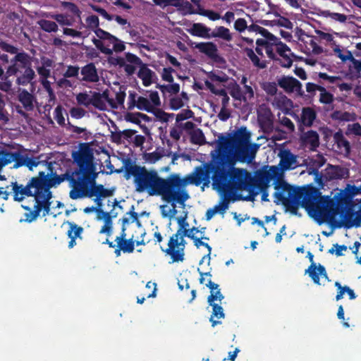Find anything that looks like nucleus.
I'll use <instances>...</instances> for the list:
<instances>
[{
	"label": "nucleus",
	"mask_w": 361,
	"mask_h": 361,
	"mask_svg": "<svg viewBox=\"0 0 361 361\" xmlns=\"http://www.w3.org/2000/svg\"><path fill=\"white\" fill-rule=\"evenodd\" d=\"M123 164L124 176L127 180L133 177L135 190L149 196H160L164 202L171 204L173 214L176 213V203L184 204L190 198L185 187L190 184V175L182 178L178 173H171L162 178L156 170L137 165L130 159H125Z\"/></svg>",
	"instance_id": "nucleus-1"
},
{
	"label": "nucleus",
	"mask_w": 361,
	"mask_h": 361,
	"mask_svg": "<svg viewBox=\"0 0 361 361\" xmlns=\"http://www.w3.org/2000/svg\"><path fill=\"white\" fill-rule=\"evenodd\" d=\"M224 160L221 158L216 164H203L195 167L190 180V184L198 186L202 183L207 187L212 180V188L223 195L219 203L213 207L221 214L228 208L231 195L235 191L247 189L252 181L251 174L245 169L233 168L232 171H226L223 165Z\"/></svg>",
	"instance_id": "nucleus-2"
},
{
	"label": "nucleus",
	"mask_w": 361,
	"mask_h": 361,
	"mask_svg": "<svg viewBox=\"0 0 361 361\" xmlns=\"http://www.w3.org/2000/svg\"><path fill=\"white\" fill-rule=\"evenodd\" d=\"M71 157L73 164L76 165L74 169H68L63 174L57 175L55 173L53 176H51L49 173H45L44 171H40L37 176L27 179L25 184L30 185L27 190H29L30 188H34L49 192H51L50 189L52 187L67 180L69 187L71 188L69 192V197L73 200L74 197L72 193L80 188L94 161V157L92 149L87 143H82L78 150L72 152Z\"/></svg>",
	"instance_id": "nucleus-3"
},
{
	"label": "nucleus",
	"mask_w": 361,
	"mask_h": 361,
	"mask_svg": "<svg viewBox=\"0 0 361 361\" xmlns=\"http://www.w3.org/2000/svg\"><path fill=\"white\" fill-rule=\"evenodd\" d=\"M251 133L246 127H240L233 135L219 137L218 153L212 157L211 161L204 164L216 163L224 158V167L226 171H232L235 160L240 161H251L259 147L256 143H250Z\"/></svg>",
	"instance_id": "nucleus-4"
},
{
	"label": "nucleus",
	"mask_w": 361,
	"mask_h": 361,
	"mask_svg": "<svg viewBox=\"0 0 361 361\" xmlns=\"http://www.w3.org/2000/svg\"><path fill=\"white\" fill-rule=\"evenodd\" d=\"M274 189L276 192L274 196L278 199L275 202L279 204L281 202L293 215L298 214L300 207L305 208L311 216H317V198L319 197L321 192L319 189L312 185L305 186H293L288 183L283 179H277L274 182Z\"/></svg>",
	"instance_id": "nucleus-5"
},
{
	"label": "nucleus",
	"mask_w": 361,
	"mask_h": 361,
	"mask_svg": "<svg viewBox=\"0 0 361 361\" xmlns=\"http://www.w3.org/2000/svg\"><path fill=\"white\" fill-rule=\"evenodd\" d=\"M360 193L361 187L348 184L344 192L336 195L334 198L319 195V197L317 198V216L322 218L324 221H334L342 208L353 207V198Z\"/></svg>",
	"instance_id": "nucleus-6"
},
{
	"label": "nucleus",
	"mask_w": 361,
	"mask_h": 361,
	"mask_svg": "<svg viewBox=\"0 0 361 361\" xmlns=\"http://www.w3.org/2000/svg\"><path fill=\"white\" fill-rule=\"evenodd\" d=\"M30 185L25 184V186L14 185V201L18 202H23L26 197H33L35 198L34 209L32 210L29 206L22 205L23 209L28 211L25 213V221L31 223L35 221L39 215L41 211H43L42 216H45L49 214L51 209V199L52 197L51 192H44L34 188L27 190Z\"/></svg>",
	"instance_id": "nucleus-7"
},
{
	"label": "nucleus",
	"mask_w": 361,
	"mask_h": 361,
	"mask_svg": "<svg viewBox=\"0 0 361 361\" xmlns=\"http://www.w3.org/2000/svg\"><path fill=\"white\" fill-rule=\"evenodd\" d=\"M99 173L97 171V164L94 161L86 177L85 178L80 188L73 192V200L82 199L85 197L92 198L95 197L94 201L96 203V212L97 218L101 219V214L105 213L102 209V198L108 197L113 195L111 190L106 189L102 184H97L96 180Z\"/></svg>",
	"instance_id": "nucleus-8"
},
{
	"label": "nucleus",
	"mask_w": 361,
	"mask_h": 361,
	"mask_svg": "<svg viewBox=\"0 0 361 361\" xmlns=\"http://www.w3.org/2000/svg\"><path fill=\"white\" fill-rule=\"evenodd\" d=\"M94 33L99 39L94 38L92 42L102 53L111 55L113 51L121 52L126 49L123 42L103 29H97Z\"/></svg>",
	"instance_id": "nucleus-9"
},
{
	"label": "nucleus",
	"mask_w": 361,
	"mask_h": 361,
	"mask_svg": "<svg viewBox=\"0 0 361 361\" xmlns=\"http://www.w3.org/2000/svg\"><path fill=\"white\" fill-rule=\"evenodd\" d=\"M309 173L315 176L317 183L321 186L329 181L341 180L349 176V171L346 168L331 164H328L323 173H319L317 169H310Z\"/></svg>",
	"instance_id": "nucleus-10"
},
{
	"label": "nucleus",
	"mask_w": 361,
	"mask_h": 361,
	"mask_svg": "<svg viewBox=\"0 0 361 361\" xmlns=\"http://www.w3.org/2000/svg\"><path fill=\"white\" fill-rule=\"evenodd\" d=\"M186 241L180 233L177 232L173 234L169 240L168 247L161 250L167 255H169L171 259L170 263L182 262L185 259V248Z\"/></svg>",
	"instance_id": "nucleus-11"
},
{
	"label": "nucleus",
	"mask_w": 361,
	"mask_h": 361,
	"mask_svg": "<svg viewBox=\"0 0 361 361\" xmlns=\"http://www.w3.org/2000/svg\"><path fill=\"white\" fill-rule=\"evenodd\" d=\"M13 61L18 63L19 68H24V72L17 77L16 84L25 86L32 82L35 77V73L32 68V58L26 52L22 51L13 57Z\"/></svg>",
	"instance_id": "nucleus-12"
},
{
	"label": "nucleus",
	"mask_w": 361,
	"mask_h": 361,
	"mask_svg": "<svg viewBox=\"0 0 361 361\" xmlns=\"http://www.w3.org/2000/svg\"><path fill=\"white\" fill-rule=\"evenodd\" d=\"M353 207H348L346 208H342L338 214L341 219V222L338 226H341V223L343 226L350 228L353 226L360 227L361 226V209L357 212H354L353 209Z\"/></svg>",
	"instance_id": "nucleus-13"
},
{
	"label": "nucleus",
	"mask_w": 361,
	"mask_h": 361,
	"mask_svg": "<svg viewBox=\"0 0 361 361\" xmlns=\"http://www.w3.org/2000/svg\"><path fill=\"white\" fill-rule=\"evenodd\" d=\"M257 119L259 127L264 133H270L274 130V116L269 107L261 106L259 109Z\"/></svg>",
	"instance_id": "nucleus-14"
},
{
	"label": "nucleus",
	"mask_w": 361,
	"mask_h": 361,
	"mask_svg": "<svg viewBox=\"0 0 361 361\" xmlns=\"http://www.w3.org/2000/svg\"><path fill=\"white\" fill-rule=\"evenodd\" d=\"M307 257L309 259L311 264L305 270V274H308L314 283L320 285L319 276L321 277L325 278L326 279H328V275L326 269L321 264L317 265L316 263H314V255L311 252H307Z\"/></svg>",
	"instance_id": "nucleus-15"
},
{
	"label": "nucleus",
	"mask_w": 361,
	"mask_h": 361,
	"mask_svg": "<svg viewBox=\"0 0 361 361\" xmlns=\"http://www.w3.org/2000/svg\"><path fill=\"white\" fill-rule=\"evenodd\" d=\"M277 84L286 92L290 93L295 92L300 97L305 95L302 83L293 76L283 75L277 80Z\"/></svg>",
	"instance_id": "nucleus-16"
},
{
	"label": "nucleus",
	"mask_w": 361,
	"mask_h": 361,
	"mask_svg": "<svg viewBox=\"0 0 361 361\" xmlns=\"http://www.w3.org/2000/svg\"><path fill=\"white\" fill-rule=\"evenodd\" d=\"M195 47L216 63H224L226 62L225 59L218 54L217 46L214 42H199L195 44Z\"/></svg>",
	"instance_id": "nucleus-17"
},
{
	"label": "nucleus",
	"mask_w": 361,
	"mask_h": 361,
	"mask_svg": "<svg viewBox=\"0 0 361 361\" xmlns=\"http://www.w3.org/2000/svg\"><path fill=\"white\" fill-rule=\"evenodd\" d=\"M279 165L282 170L286 171L295 169L297 164V157L289 149H283L279 152Z\"/></svg>",
	"instance_id": "nucleus-18"
},
{
	"label": "nucleus",
	"mask_w": 361,
	"mask_h": 361,
	"mask_svg": "<svg viewBox=\"0 0 361 361\" xmlns=\"http://www.w3.org/2000/svg\"><path fill=\"white\" fill-rule=\"evenodd\" d=\"M7 165L14 162L13 168L18 169L25 166L27 154H22L20 152H10L7 149H3Z\"/></svg>",
	"instance_id": "nucleus-19"
},
{
	"label": "nucleus",
	"mask_w": 361,
	"mask_h": 361,
	"mask_svg": "<svg viewBox=\"0 0 361 361\" xmlns=\"http://www.w3.org/2000/svg\"><path fill=\"white\" fill-rule=\"evenodd\" d=\"M81 74L82 75V81L87 82H97L99 78L94 63H89L81 68Z\"/></svg>",
	"instance_id": "nucleus-20"
},
{
	"label": "nucleus",
	"mask_w": 361,
	"mask_h": 361,
	"mask_svg": "<svg viewBox=\"0 0 361 361\" xmlns=\"http://www.w3.org/2000/svg\"><path fill=\"white\" fill-rule=\"evenodd\" d=\"M137 77L142 81L145 87H148L153 83L154 78H157V75L154 71L149 68L146 63L142 64L137 73Z\"/></svg>",
	"instance_id": "nucleus-21"
},
{
	"label": "nucleus",
	"mask_w": 361,
	"mask_h": 361,
	"mask_svg": "<svg viewBox=\"0 0 361 361\" xmlns=\"http://www.w3.org/2000/svg\"><path fill=\"white\" fill-rule=\"evenodd\" d=\"M18 101L23 104V108L27 111H31L34 109V96L27 90H22L18 95Z\"/></svg>",
	"instance_id": "nucleus-22"
},
{
	"label": "nucleus",
	"mask_w": 361,
	"mask_h": 361,
	"mask_svg": "<svg viewBox=\"0 0 361 361\" xmlns=\"http://www.w3.org/2000/svg\"><path fill=\"white\" fill-rule=\"evenodd\" d=\"M211 29L200 23H193L192 27L188 30V32L192 35L199 37L209 39Z\"/></svg>",
	"instance_id": "nucleus-23"
},
{
	"label": "nucleus",
	"mask_w": 361,
	"mask_h": 361,
	"mask_svg": "<svg viewBox=\"0 0 361 361\" xmlns=\"http://www.w3.org/2000/svg\"><path fill=\"white\" fill-rule=\"evenodd\" d=\"M206 286L211 290V293L207 298V302L209 304L215 303V300H219L221 302L224 299V296L220 289H219V285L217 283L209 280L208 283H206Z\"/></svg>",
	"instance_id": "nucleus-24"
},
{
	"label": "nucleus",
	"mask_w": 361,
	"mask_h": 361,
	"mask_svg": "<svg viewBox=\"0 0 361 361\" xmlns=\"http://www.w3.org/2000/svg\"><path fill=\"white\" fill-rule=\"evenodd\" d=\"M317 118L316 111L311 107H303L301 114V122L307 127H311Z\"/></svg>",
	"instance_id": "nucleus-25"
},
{
	"label": "nucleus",
	"mask_w": 361,
	"mask_h": 361,
	"mask_svg": "<svg viewBox=\"0 0 361 361\" xmlns=\"http://www.w3.org/2000/svg\"><path fill=\"white\" fill-rule=\"evenodd\" d=\"M213 37H218L226 42H231L233 39L229 29L224 26L216 27L210 34V38Z\"/></svg>",
	"instance_id": "nucleus-26"
},
{
	"label": "nucleus",
	"mask_w": 361,
	"mask_h": 361,
	"mask_svg": "<svg viewBox=\"0 0 361 361\" xmlns=\"http://www.w3.org/2000/svg\"><path fill=\"white\" fill-rule=\"evenodd\" d=\"M117 216V213L114 214L112 212H105L103 214H101L102 219L104 220V225L102 227L100 230V233H106L108 235H110L111 233L112 229V218H115Z\"/></svg>",
	"instance_id": "nucleus-27"
},
{
	"label": "nucleus",
	"mask_w": 361,
	"mask_h": 361,
	"mask_svg": "<svg viewBox=\"0 0 361 361\" xmlns=\"http://www.w3.org/2000/svg\"><path fill=\"white\" fill-rule=\"evenodd\" d=\"M271 176L269 172H264L259 177V186L262 191V201H269L268 199V192L267 191V188L268 187V183L271 179Z\"/></svg>",
	"instance_id": "nucleus-28"
},
{
	"label": "nucleus",
	"mask_w": 361,
	"mask_h": 361,
	"mask_svg": "<svg viewBox=\"0 0 361 361\" xmlns=\"http://www.w3.org/2000/svg\"><path fill=\"white\" fill-rule=\"evenodd\" d=\"M209 305L212 307V314L209 321L212 322V326H215L216 325L221 324V322L214 320V317L223 319L225 317V314L224 312V309L221 305H219L216 303H212L209 304Z\"/></svg>",
	"instance_id": "nucleus-29"
},
{
	"label": "nucleus",
	"mask_w": 361,
	"mask_h": 361,
	"mask_svg": "<svg viewBox=\"0 0 361 361\" xmlns=\"http://www.w3.org/2000/svg\"><path fill=\"white\" fill-rule=\"evenodd\" d=\"M18 184V185L25 186V183H20L17 180L13 181L11 183L10 185L4 187H0V197L4 200H8L9 196L11 195L13 196V200H14V185Z\"/></svg>",
	"instance_id": "nucleus-30"
},
{
	"label": "nucleus",
	"mask_w": 361,
	"mask_h": 361,
	"mask_svg": "<svg viewBox=\"0 0 361 361\" xmlns=\"http://www.w3.org/2000/svg\"><path fill=\"white\" fill-rule=\"evenodd\" d=\"M303 141L311 145L312 149L317 147L319 145V134L315 130H308L303 135Z\"/></svg>",
	"instance_id": "nucleus-31"
},
{
	"label": "nucleus",
	"mask_w": 361,
	"mask_h": 361,
	"mask_svg": "<svg viewBox=\"0 0 361 361\" xmlns=\"http://www.w3.org/2000/svg\"><path fill=\"white\" fill-rule=\"evenodd\" d=\"M334 140L339 149H344L345 151L348 152L350 151V142L346 140L341 131L335 133L334 135Z\"/></svg>",
	"instance_id": "nucleus-32"
},
{
	"label": "nucleus",
	"mask_w": 361,
	"mask_h": 361,
	"mask_svg": "<svg viewBox=\"0 0 361 361\" xmlns=\"http://www.w3.org/2000/svg\"><path fill=\"white\" fill-rule=\"evenodd\" d=\"M331 117L333 120L338 121H353L355 119L354 114L338 110L334 111L331 114Z\"/></svg>",
	"instance_id": "nucleus-33"
},
{
	"label": "nucleus",
	"mask_w": 361,
	"mask_h": 361,
	"mask_svg": "<svg viewBox=\"0 0 361 361\" xmlns=\"http://www.w3.org/2000/svg\"><path fill=\"white\" fill-rule=\"evenodd\" d=\"M247 56L252 61L254 66L264 69L267 67V63L264 61H260L259 58L255 54L252 49L246 48L245 49Z\"/></svg>",
	"instance_id": "nucleus-34"
},
{
	"label": "nucleus",
	"mask_w": 361,
	"mask_h": 361,
	"mask_svg": "<svg viewBox=\"0 0 361 361\" xmlns=\"http://www.w3.org/2000/svg\"><path fill=\"white\" fill-rule=\"evenodd\" d=\"M116 244L121 247L123 253H132L135 250V240L133 238L129 239L122 240L121 238L118 241H116Z\"/></svg>",
	"instance_id": "nucleus-35"
},
{
	"label": "nucleus",
	"mask_w": 361,
	"mask_h": 361,
	"mask_svg": "<svg viewBox=\"0 0 361 361\" xmlns=\"http://www.w3.org/2000/svg\"><path fill=\"white\" fill-rule=\"evenodd\" d=\"M190 141L195 145H202L205 143V137L200 128L193 130L190 133Z\"/></svg>",
	"instance_id": "nucleus-36"
},
{
	"label": "nucleus",
	"mask_w": 361,
	"mask_h": 361,
	"mask_svg": "<svg viewBox=\"0 0 361 361\" xmlns=\"http://www.w3.org/2000/svg\"><path fill=\"white\" fill-rule=\"evenodd\" d=\"M137 109L140 111H145L148 113L153 111L154 106L151 105L150 101L142 96H139L137 99Z\"/></svg>",
	"instance_id": "nucleus-37"
},
{
	"label": "nucleus",
	"mask_w": 361,
	"mask_h": 361,
	"mask_svg": "<svg viewBox=\"0 0 361 361\" xmlns=\"http://www.w3.org/2000/svg\"><path fill=\"white\" fill-rule=\"evenodd\" d=\"M230 94L235 100L247 102V96L243 94V90L236 82L231 87Z\"/></svg>",
	"instance_id": "nucleus-38"
},
{
	"label": "nucleus",
	"mask_w": 361,
	"mask_h": 361,
	"mask_svg": "<svg viewBox=\"0 0 361 361\" xmlns=\"http://www.w3.org/2000/svg\"><path fill=\"white\" fill-rule=\"evenodd\" d=\"M157 88L159 89L163 94L165 92H169L171 94H176L180 91L179 84L173 82L169 85L157 84Z\"/></svg>",
	"instance_id": "nucleus-39"
},
{
	"label": "nucleus",
	"mask_w": 361,
	"mask_h": 361,
	"mask_svg": "<svg viewBox=\"0 0 361 361\" xmlns=\"http://www.w3.org/2000/svg\"><path fill=\"white\" fill-rule=\"evenodd\" d=\"M39 25L42 30L47 32H56L58 30V25L54 21L43 19L39 21Z\"/></svg>",
	"instance_id": "nucleus-40"
},
{
	"label": "nucleus",
	"mask_w": 361,
	"mask_h": 361,
	"mask_svg": "<svg viewBox=\"0 0 361 361\" xmlns=\"http://www.w3.org/2000/svg\"><path fill=\"white\" fill-rule=\"evenodd\" d=\"M70 228L67 232L68 237H73L74 238H80L81 233L83 232V228L77 225L74 222H68Z\"/></svg>",
	"instance_id": "nucleus-41"
},
{
	"label": "nucleus",
	"mask_w": 361,
	"mask_h": 361,
	"mask_svg": "<svg viewBox=\"0 0 361 361\" xmlns=\"http://www.w3.org/2000/svg\"><path fill=\"white\" fill-rule=\"evenodd\" d=\"M92 106L99 110L105 109L106 104L102 99V95L99 92H94L92 96L91 97V103Z\"/></svg>",
	"instance_id": "nucleus-42"
},
{
	"label": "nucleus",
	"mask_w": 361,
	"mask_h": 361,
	"mask_svg": "<svg viewBox=\"0 0 361 361\" xmlns=\"http://www.w3.org/2000/svg\"><path fill=\"white\" fill-rule=\"evenodd\" d=\"M321 15L324 18H331L336 21L340 23H345L347 20V16L342 13H333L329 10L322 11Z\"/></svg>",
	"instance_id": "nucleus-43"
},
{
	"label": "nucleus",
	"mask_w": 361,
	"mask_h": 361,
	"mask_svg": "<svg viewBox=\"0 0 361 361\" xmlns=\"http://www.w3.org/2000/svg\"><path fill=\"white\" fill-rule=\"evenodd\" d=\"M338 56L343 61H346L348 60L352 61L353 66H354V68L357 71V72H360L361 71V60H357V59H355L350 51H348V54L346 55H344V54H338Z\"/></svg>",
	"instance_id": "nucleus-44"
},
{
	"label": "nucleus",
	"mask_w": 361,
	"mask_h": 361,
	"mask_svg": "<svg viewBox=\"0 0 361 361\" xmlns=\"http://www.w3.org/2000/svg\"><path fill=\"white\" fill-rule=\"evenodd\" d=\"M137 114H140V112H127L125 114V120L127 122L138 125L141 128L147 129L145 126L141 124L140 116H138Z\"/></svg>",
	"instance_id": "nucleus-45"
},
{
	"label": "nucleus",
	"mask_w": 361,
	"mask_h": 361,
	"mask_svg": "<svg viewBox=\"0 0 361 361\" xmlns=\"http://www.w3.org/2000/svg\"><path fill=\"white\" fill-rule=\"evenodd\" d=\"M197 14L207 17L209 20L215 21L221 18V16L219 13L212 10H206L204 8L198 9Z\"/></svg>",
	"instance_id": "nucleus-46"
},
{
	"label": "nucleus",
	"mask_w": 361,
	"mask_h": 361,
	"mask_svg": "<svg viewBox=\"0 0 361 361\" xmlns=\"http://www.w3.org/2000/svg\"><path fill=\"white\" fill-rule=\"evenodd\" d=\"M61 6L64 9L68 10L73 15L78 17L80 16L81 11H80V9L75 4L68 1H63Z\"/></svg>",
	"instance_id": "nucleus-47"
},
{
	"label": "nucleus",
	"mask_w": 361,
	"mask_h": 361,
	"mask_svg": "<svg viewBox=\"0 0 361 361\" xmlns=\"http://www.w3.org/2000/svg\"><path fill=\"white\" fill-rule=\"evenodd\" d=\"M149 113L153 114L155 117L162 123H167L169 121V114L165 112L161 109L155 107L153 111H150Z\"/></svg>",
	"instance_id": "nucleus-48"
},
{
	"label": "nucleus",
	"mask_w": 361,
	"mask_h": 361,
	"mask_svg": "<svg viewBox=\"0 0 361 361\" xmlns=\"http://www.w3.org/2000/svg\"><path fill=\"white\" fill-rule=\"evenodd\" d=\"M86 23L88 27L91 28L94 32L97 29H101L99 27V18L95 15H92L86 18Z\"/></svg>",
	"instance_id": "nucleus-49"
},
{
	"label": "nucleus",
	"mask_w": 361,
	"mask_h": 361,
	"mask_svg": "<svg viewBox=\"0 0 361 361\" xmlns=\"http://www.w3.org/2000/svg\"><path fill=\"white\" fill-rule=\"evenodd\" d=\"M173 72H175V70L171 67L164 68L161 74V79L169 83L173 82L174 79L172 75Z\"/></svg>",
	"instance_id": "nucleus-50"
},
{
	"label": "nucleus",
	"mask_w": 361,
	"mask_h": 361,
	"mask_svg": "<svg viewBox=\"0 0 361 361\" xmlns=\"http://www.w3.org/2000/svg\"><path fill=\"white\" fill-rule=\"evenodd\" d=\"M205 85L210 90V92L214 94L215 95H219L221 97H226L227 95V92L225 89H216L215 86L208 80L205 81Z\"/></svg>",
	"instance_id": "nucleus-51"
},
{
	"label": "nucleus",
	"mask_w": 361,
	"mask_h": 361,
	"mask_svg": "<svg viewBox=\"0 0 361 361\" xmlns=\"http://www.w3.org/2000/svg\"><path fill=\"white\" fill-rule=\"evenodd\" d=\"M274 44L277 46L276 51L281 57L288 55L286 54L287 51H291L290 49L285 43L282 42L279 39Z\"/></svg>",
	"instance_id": "nucleus-52"
},
{
	"label": "nucleus",
	"mask_w": 361,
	"mask_h": 361,
	"mask_svg": "<svg viewBox=\"0 0 361 361\" xmlns=\"http://www.w3.org/2000/svg\"><path fill=\"white\" fill-rule=\"evenodd\" d=\"M90 7L94 11L98 13L101 16H102L106 20L109 21L113 20L114 16L108 13V12L105 9L101 8L100 6L94 4H91Z\"/></svg>",
	"instance_id": "nucleus-53"
},
{
	"label": "nucleus",
	"mask_w": 361,
	"mask_h": 361,
	"mask_svg": "<svg viewBox=\"0 0 361 361\" xmlns=\"http://www.w3.org/2000/svg\"><path fill=\"white\" fill-rule=\"evenodd\" d=\"M138 97L139 96H137V93L133 91L129 92V95H128V103H127V106H128L127 109L128 111L133 110L135 107L137 108V99Z\"/></svg>",
	"instance_id": "nucleus-54"
},
{
	"label": "nucleus",
	"mask_w": 361,
	"mask_h": 361,
	"mask_svg": "<svg viewBox=\"0 0 361 361\" xmlns=\"http://www.w3.org/2000/svg\"><path fill=\"white\" fill-rule=\"evenodd\" d=\"M126 61L135 66H141L144 63L142 61L134 54L127 52L126 53Z\"/></svg>",
	"instance_id": "nucleus-55"
},
{
	"label": "nucleus",
	"mask_w": 361,
	"mask_h": 361,
	"mask_svg": "<svg viewBox=\"0 0 361 361\" xmlns=\"http://www.w3.org/2000/svg\"><path fill=\"white\" fill-rule=\"evenodd\" d=\"M353 134L356 136H361V125L359 123L348 124L346 135Z\"/></svg>",
	"instance_id": "nucleus-56"
},
{
	"label": "nucleus",
	"mask_w": 361,
	"mask_h": 361,
	"mask_svg": "<svg viewBox=\"0 0 361 361\" xmlns=\"http://www.w3.org/2000/svg\"><path fill=\"white\" fill-rule=\"evenodd\" d=\"M77 102L80 105L88 106L91 103V97L86 92H80L76 96Z\"/></svg>",
	"instance_id": "nucleus-57"
},
{
	"label": "nucleus",
	"mask_w": 361,
	"mask_h": 361,
	"mask_svg": "<svg viewBox=\"0 0 361 361\" xmlns=\"http://www.w3.org/2000/svg\"><path fill=\"white\" fill-rule=\"evenodd\" d=\"M307 37L310 38V41L308 43L312 48V53L316 55L323 53V48L317 44L314 37L313 36L310 35H307Z\"/></svg>",
	"instance_id": "nucleus-58"
},
{
	"label": "nucleus",
	"mask_w": 361,
	"mask_h": 361,
	"mask_svg": "<svg viewBox=\"0 0 361 361\" xmlns=\"http://www.w3.org/2000/svg\"><path fill=\"white\" fill-rule=\"evenodd\" d=\"M80 68L77 66H68L63 73L64 78H77L79 74Z\"/></svg>",
	"instance_id": "nucleus-59"
},
{
	"label": "nucleus",
	"mask_w": 361,
	"mask_h": 361,
	"mask_svg": "<svg viewBox=\"0 0 361 361\" xmlns=\"http://www.w3.org/2000/svg\"><path fill=\"white\" fill-rule=\"evenodd\" d=\"M194 116V113L190 109H184L176 115V122H180Z\"/></svg>",
	"instance_id": "nucleus-60"
},
{
	"label": "nucleus",
	"mask_w": 361,
	"mask_h": 361,
	"mask_svg": "<svg viewBox=\"0 0 361 361\" xmlns=\"http://www.w3.org/2000/svg\"><path fill=\"white\" fill-rule=\"evenodd\" d=\"M63 108L61 106L59 105L54 109V118L56 120L57 123L62 126L65 124V118L63 115Z\"/></svg>",
	"instance_id": "nucleus-61"
},
{
	"label": "nucleus",
	"mask_w": 361,
	"mask_h": 361,
	"mask_svg": "<svg viewBox=\"0 0 361 361\" xmlns=\"http://www.w3.org/2000/svg\"><path fill=\"white\" fill-rule=\"evenodd\" d=\"M183 102L179 97H174L170 99L169 106L173 110H178L183 106Z\"/></svg>",
	"instance_id": "nucleus-62"
},
{
	"label": "nucleus",
	"mask_w": 361,
	"mask_h": 361,
	"mask_svg": "<svg viewBox=\"0 0 361 361\" xmlns=\"http://www.w3.org/2000/svg\"><path fill=\"white\" fill-rule=\"evenodd\" d=\"M148 99L150 101L151 105H153L154 108L161 106V100L158 92L151 91Z\"/></svg>",
	"instance_id": "nucleus-63"
},
{
	"label": "nucleus",
	"mask_w": 361,
	"mask_h": 361,
	"mask_svg": "<svg viewBox=\"0 0 361 361\" xmlns=\"http://www.w3.org/2000/svg\"><path fill=\"white\" fill-rule=\"evenodd\" d=\"M263 89L268 94L274 96L277 92V85L274 82H267L264 85Z\"/></svg>",
	"instance_id": "nucleus-64"
}]
</instances>
